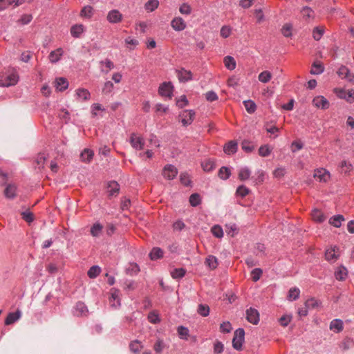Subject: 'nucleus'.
Masks as SVG:
<instances>
[{
    "mask_svg": "<svg viewBox=\"0 0 354 354\" xmlns=\"http://www.w3.org/2000/svg\"><path fill=\"white\" fill-rule=\"evenodd\" d=\"M223 150L228 155L233 154L236 152L237 143L235 141L231 140L225 144Z\"/></svg>",
    "mask_w": 354,
    "mask_h": 354,
    "instance_id": "obj_18",
    "label": "nucleus"
},
{
    "mask_svg": "<svg viewBox=\"0 0 354 354\" xmlns=\"http://www.w3.org/2000/svg\"><path fill=\"white\" fill-rule=\"evenodd\" d=\"M186 271L183 268L174 269L171 272V275L174 279H180L185 276Z\"/></svg>",
    "mask_w": 354,
    "mask_h": 354,
    "instance_id": "obj_46",
    "label": "nucleus"
},
{
    "mask_svg": "<svg viewBox=\"0 0 354 354\" xmlns=\"http://www.w3.org/2000/svg\"><path fill=\"white\" fill-rule=\"evenodd\" d=\"M192 75L191 71L181 69L178 71V77L180 82H187L192 79Z\"/></svg>",
    "mask_w": 354,
    "mask_h": 354,
    "instance_id": "obj_24",
    "label": "nucleus"
},
{
    "mask_svg": "<svg viewBox=\"0 0 354 354\" xmlns=\"http://www.w3.org/2000/svg\"><path fill=\"white\" fill-rule=\"evenodd\" d=\"M188 104V100L185 95H181L176 101V105L179 108H183Z\"/></svg>",
    "mask_w": 354,
    "mask_h": 354,
    "instance_id": "obj_64",
    "label": "nucleus"
},
{
    "mask_svg": "<svg viewBox=\"0 0 354 354\" xmlns=\"http://www.w3.org/2000/svg\"><path fill=\"white\" fill-rule=\"evenodd\" d=\"M122 15L118 10H112L109 11L106 16V19L111 24L120 23L122 20Z\"/></svg>",
    "mask_w": 354,
    "mask_h": 354,
    "instance_id": "obj_8",
    "label": "nucleus"
},
{
    "mask_svg": "<svg viewBox=\"0 0 354 354\" xmlns=\"http://www.w3.org/2000/svg\"><path fill=\"white\" fill-rule=\"evenodd\" d=\"M84 27L82 24H76L71 27V33L74 37H80L81 34L84 32Z\"/></svg>",
    "mask_w": 354,
    "mask_h": 354,
    "instance_id": "obj_25",
    "label": "nucleus"
},
{
    "mask_svg": "<svg viewBox=\"0 0 354 354\" xmlns=\"http://www.w3.org/2000/svg\"><path fill=\"white\" fill-rule=\"evenodd\" d=\"M335 275L337 280L342 281L345 279L347 276L346 268L344 266L338 267L335 272Z\"/></svg>",
    "mask_w": 354,
    "mask_h": 354,
    "instance_id": "obj_28",
    "label": "nucleus"
},
{
    "mask_svg": "<svg viewBox=\"0 0 354 354\" xmlns=\"http://www.w3.org/2000/svg\"><path fill=\"white\" fill-rule=\"evenodd\" d=\"M129 348L134 353H139L140 350L143 348V346L140 342L135 340L130 343Z\"/></svg>",
    "mask_w": 354,
    "mask_h": 354,
    "instance_id": "obj_35",
    "label": "nucleus"
},
{
    "mask_svg": "<svg viewBox=\"0 0 354 354\" xmlns=\"http://www.w3.org/2000/svg\"><path fill=\"white\" fill-rule=\"evenodd\" d=\"M120 186L115 181H111L108 185V192L110 196H114L118 194Z\"/></svg>",
    "mask_w": 354,
    "mask_h": 354,
    "instance_id": "obj_29",
    "label": "nucleus"
},
{
    "mask_svg": "<svg viewBox=\"0 0 354 354\" xmlns=\"http://www.w3.org/2000/svg\"><path fill=\"white\" fill-rule=\"evenodd\" d=\"M21 216L24 220L28 223H31L34 220V216L30 211L23 212Z\"/></svg>",
    "mask_w": 354,
    "mask_h": 354,
    "instance_id": "obj_62",
    "label": "nucleus"
},
{
    "mask_svg": "<svg viewBox=\"0 0 354 354\" xmlns=\"http://www.w3.org/2000/svg\"><path fill=\"white\" fill-rule=\"evenodd\" d=\"M292 26L290 24H286L281 28V32L286 37H290L292 35Z\"/></svg>",
    "mask_w": 354,
    "mask_h": 354,
    "instance_id": "obj_50",
    "label": "nucleus"
},
{
    "mask_svg": "<svg viewBox=\"0 0 354 354\" xmlns=\"http://www.w3.org/2000/svg\"><path fill=\"white\" fill-rule=\"evenodd\" d=\"M201 167L205 171H210L215 168L214 162L212 160H205L201 163Z\"/></svg>",
    "mask_w": 354,
    "mask_h": 354,
    "instance_id": "obj_37",
    "label": "nucleus"
},
{
    "mask_svg": "<svg viewBox=\"0 0 354 354\" xmlns=\"http://www.w3.org/2000/svg\"><path fill=\"white\" fill-rule=\"evenodd\" d=\"M103 226L99 223H95L91 228V234L93 237H99L102 232Z\"/></svg>",
    "mask_w": 354,
    "mask_h": 354,
    "instance_id": "obj_31",
    "label": "nucleus"
},
{
    "mask_svg": "<svg viewBox=\"0 0 354 354\" xmlns=\"http://www.w3.org/2000/svg\"><path fill=\"white\" fill-rule=\"evenodd\" d=\"M330 329L335 333H339L343 330V322L341 319H333L330 324Z\"/></svg>",
    "mask_w": 354,
    "mask_h": 354,
    "instance_id": "obj_19",
    "label": "nucleus"
},
{
    "mask_svg": "<svg viewBox=\"0 0 354 354\" xmlns=\"http://www.w3.org/2000/svg\"><path fill=\"white\" fill-rule=\"evenodd\" d=\"M181 118V122L183 126L186 127L191 124L195 117V112L192 110H184L179 114Z\"/></svg>",
    "mask_w": 354,
    "mask_h": 354,
    "instance_id": "obj_3",
    "label": "nucleus"
},
{
    "mask_svg": "<svg viewBox=\"0 0 354 354\" xmlns=\"http://www.w3.org/2000/svg\"><path fill=\"white\" fill-rule=\"evenodd\" d=\"M272 77V74L268 71H265L261 72L258 77V79L260 82L263 83L268 82Z\"/></svg>",
    "mask_w": 354,
    "mask_h": 354,
    "instance_id": "obj_44",
    "label": "nucleus"
},
{
    "mask_svg": "<svg viewBox=\"0 0 354 354\" xmlns=\"http://www.w3.org/2000/svg\"><path fill=\"white\" fill-rule=\"evenodd\" d=\"M211 232L214 236L217 238H221L223 236V229L219 225H216L213 226L211 229Z\"/></svg>",
    "mask_w": 354,
    "mask_h": 354,
    "instance_id": "obj_54",
    "label": "nucleus"
},
{
    "mask_svg": "<svg viewBox=\"0 0 354 354\" xmlns=\"http://www.w3.org/2000/svg\"><path fill=\"white\" fill-rule=\"evenodd\" d=\"M244 106L249 113H253L256 111V104L250 100L243 101Z\"/></svg>",
    "mask_w": 354,
    "mask_h": 354,
    "instance_id": "obj_38",
    "label": "nucleus"
},
{
    "mask_svg": "<svg viewBox=\"0 0 354 354\" xmlns=\"http://www.w3.org/2000/svg\"><path fill=\"white\" fill-rule=\"evenodd\" d=\"M93 151L89 149H85L80 154V159L82 162H90L93 157Z\"/></svg>",
    "mask_w": 354,
    "mask_h": 354,
    "instance_id": "obj_22",
    "label": "nucleus"
},
{
    "mask_svg": "<svg viewBox=\"0 0 354 354\" xmlns=\"http://www.w3.org/2000/svg\"><path fill=\"white\" fill-rule=\"evenodd\" d=\"M245 331L243 328H238L235 330L232 339V346L237 351L242 349L243 342L244 341Z\"/></svg>",
    "mask_w": 354,
    "mask_h": 354,
    "instance_id": "obj_2",
    "label": "nucleus"
},
{
    "mask_svg": "<svg viewBox=\"0 0 354 354\" xmlns=\"http://www.w3.org/2000/svg\"><path fill=\"white\" fill-rule=\"evenodd\" d=\"M314 178L319 182L326 183L330 178V174L328 171L324 168H319L315 170Z\"/></svg>",
    "mask_w": 354,
    "mask_h": 354,
    "instance_id": "obj_4",
    "label": "nucleus"
},
{
    "mask_svg": "<svg viewBox=\"0 0 354 354\" xmlns=\"http://www.w3.org/2000/svg\"><path fill=\"white\" fill-rule=\"evenodd\" d=\"M148 320L149 322H151L152 324H157L160 322V319L158 317V313L155 311H152L149 313Z\"/></svg>",
    "mask_w": 354,
    "mask_h": 354,
    "instance_id": "obj_55",
    "label": "nucleus"
},
{
    "mask_svg": "<svg viewBox=\"0 0 354 354\" xmlns=\"http://www.w3.org/2000/svg\"><path fill=\"white\" fill-rule=\"evenodd\" d=\"M165 348L164 342L162 339H158L153 345V350L158 354H160Z\"/></svg>",
    "mask_w": 354,
    "mask_h": 354,
    "instance_id": "obj_53",
    "label": "nucleus"
},
{
    "mask_svg": "<svg viewBox=\"0 0 354 354\" xmlns=\"http://www.w3.org/2000/svg\"><path fill=\"white\" fill-rule=\"evenodd\" d=\"M299 294H300V290L299 288H297L296 287L291 288L289 290L287 298L290 301H294L299 298Z\"/></svg>",
    "mask_w": 354,
    "mask_h": 354,
    "instance_id": "obj_33",
    "label": "nucleus"
},
{
    "mask_svg": "<svg viewBox=\"0 0 354 354\" xmlns=\"http://www.w3.org/2000/svg\"><path fill=\"white\" fill-rule=\"evenodd\" d=\"M205 263L211 270L216 269L218 265L217 258L213 255L207 256L205 259Z\"/></svg>",
    "mask_w": 354,
    "mask_h": 354,
    "instance_id": "obj_21",
    "label": "nucleus"
},
{
    "mask_svg": "<svg viewBox=\"0 0 354 354\" xmlns=\"http://www.w3.org/2000/svg\"><path fill=\"white\" fill-rule=\"evenodd\" d=\"M76 95L80 99L88 100L90 99L91 94L87 89L78 88L76 90Z\"/></svg>",
    "mask_w": 354,
    "mask_h": 354,
    "instance_id": "obj_34",
    "label": "nucleus"
},
{
    "mask_svg": "<svg viewBox=\"0 0 354 354\" xmlns=\"http://www.w3.org/2000/svg\"><path fill=\"white\" fill-rule=\"evenodd\" d=\"M198 314L203 317H206L209 315V308L207 305L205 304H200L198 307L197 310Z\"/></svg>",
    "mask_w": 354,
    "mask_h": 354,
    "instance_id": "obj_52",
    "label": "nucleus"
},
{
    "mask_svg": "<svg viewBox=\"0 0 354 354\" xmlns=\"http://www.w3.org/2000/svg\"><path fill=\"white\" fill-rule=\"evenodd\" d=\"M339 256V248L336 246L330 247L325 252L326 259L328 261L335 262Z\"/></svg>",
    "mask_w": 354,
    "mask_h": 354,
    "instance_id": "obj_9",
    "label": "nucleus"
},
{
    "mask_svg": "<svg viewBox=\"0 0 354 354\" xmlns=\"http://www.w3.org/2000/svg\"><path fill=\"white\" fill-rule=\"evenodd\" d=\"M324 71V66L320 62H315L310 70V73L313 75L321 74Z\"/></svg>",
    "mask_w": 354,
    "mask_h": 354,
    "instance_id": "obj_43",
    "label": "nucleus"
},
{
    "mask_svg": "<svg viewBox=\"0 0 354 354\" xmlns=\"http://www.w3.org/2000/svg\"><path fill=\"white\" fill-rule=\"evenodd\" d=\"M337 74L342 79H346L348 82L354 84V74L351 73L347 67L342 66L338 69Z\"/></svg>",
    "mask_w": 354,
    "mask_h": 354,
    "instance_id": "obj_6",
    "label": "nucleus"
},
{
    "mask_svg": "<svg viewBox=\"0 0 354 354\" xmlns=\"http://www.w3.org/2000/svg\"><path fill=\"white\" fill-rule=\"evenodd\" d=\"M24 2V0H0V10L6 9L9 6H17Z\"/></svg>",
    "mask_w": 354,
    "mask_h": 354,
    "instance_id": "obj_16",
    "label": "nucleus"
},
{
    "mask_svg": "<svg viewBox=\"0 0 354 354\" xmlns=\"http://www.w3.org/2000/svg\"><path fill=\"white\" fill-rule=\"evenodd\" d=\"M100 273V268L97 266H92L88 271V276L91 278H95Z\"/></svg>",
    "mask_w": 354,
    "mask_h": 354,
    "instance_id": "obj_48",
    "label": "nucleus"
},
{
    "mask_svg": "<svg viewBox=\"0 0 354 354\" xmlns=\"http://www.w3.org/2000/svg\"><path fill=\"white\" fill-rule=\"evenodd\" d=\"M88 312V308L83 302L79 301L76 304L74 310V314L76 316H86Z\"/></svg>",
    "mask_w": 354,
    "mask_h": 354,
    "instance_id": "obj_13",
    "label": "nucleus"
},
{
    "mask_svg": "<svg viewBox=\"0 0 354 354\" xmlns=\"http://www.w3.org/2000/svg\"><path fill=\"white\" fill-rule=\"evenodd\" d=\"M241 147L245 152H251L254 149V145L248 140H244L241 143Z\"/></svg>",
    "mask_w": 354,
    "mask_h": 354,
    "instance_id": "obj_56",
    "label": "nucleus"
},
{
    "mask_svg": "<svg viewBox=\"0 0 354 354\" xmlns=\"http://www.w3.org/2000/svg\"><path fill=\"white\" fill-rule=\"evenodd\" d=\"M109 300L111 305L115 308H117L120 305V300L118 298V295L116 293H112Z\"/></svg>",
    "mask_w": 354,
    "mask_h": 354,
    "instance_id": "obj_63",
    "label": "nucleus"
},
{
    "mask_svg": "<svg viewBox=\"0 0 354 354\" xmlns=\"http://www.w3.org/2000/svg\"><path fill=\"white\" fill-rule=\"evenodd\" d=\"M230 174L231 171L230 169L226 167H221L218 174V177L223 180H227V178H229Z\"/></svg>",
    "mask_w": 354,
    "mask_h": 354,
    "instance_id": "obj_39",
    "label": "nucleus"
},
{
    "mask_svg": "<svg viewBox=\"0 0 354 354\" xmlns=\"http://www.w3.org/2000/svg\"><path fill=\"white\" fill-rule=\"evenodd\" d=\"M3 193L7 198L14 199L17 196V187L13 184H8Z\"/></svg>",
    "mask_w": 354,
    "mask_h": 354,
    "instance_id": "obj_14",
    "label": "nucleus"
},
{
    "mask_svg": "<svg viewBox=\"0 0 354 354\" xmlns=\"http://www.w3.org/2000/svg\"><path fill=\"white\" fill-rule=\"evenodd\" d=\"M320 303L318 300L315 299V298H310L305 302V306L308 309L310 308H316L319 306Z\"/></svg>",
    "mask_w": 354,
    "mask_h": 354,
    "instance_id": "obj_47",
    "label": "nucleus"
},
{
    "mask_svg": "<svg viewBox=\"0 0 354 354\" xmlns=\"http://www.w3.org/2000/svg\"><path fill=\"white\" fill-rule=\"evenodd\" d=\"M173 86L170 82H163L158 88V93L163 97H167L171 99L172 97Z\"/></svg>",
    "mask_w": 354,
    "mask_h": 354,
    "instance_id": "obj_5",
    "label": "nucleus"
},
{
    "mask_svg": "<svg viewBox=\"0 0 354 354\" xmlns=\"http://www.w3.org/2000/svg\"><path fill=\"white\" fill-rule=\"evenodd\" d=\"M324 32V27H316L313 29V37L316 41H319Z\"/></svg>",
    "mask_w": 354,
    "mask_h": 354,
    "instance_id": "obj_45",
    "label": "nucleus"
},
{
    "mask_svg": "<svg viewBox=\"0 0 354 354\" xmlns=\"http://www.w3.org/2000/svg\"><path fill=\"white\" fill-rule=\"evenodd\" d=\"M313 104L322 109H326L329 107V102L323 96L315 97L313 100Z\"/></svg>",
    "mask_w": 354,
    "mask_h": 354,
    "instance_id": "obj_12",
    "label": "nucleus"
},
{
    "mask_svg": "<svg viewBox=\"0 0 354 354\" xmlns=\"http://www.w3.org/2000/svg\"><path fill=\"white\" fill-rule=\"evenodd\" d=\"M223 62L225 66L230 71L234 70L236 68L235 59L231 56H226L224 58Z\"/></svg>",
    "mask_w": 354,
    "mask_h": 354,
    "instance_id": "obj_32",
    "label": "nucleus"
},
{
    "mask_svg": "<svg viewBox=\"0 0 354 354\" xmlns=\"http://www.w3.org/2000/svg\"><path fill=\"white\" fill-rule=\"evenodd\" d=\"M21 316V313L19 310H17L15 313H10L8 315V316L5 320V324L10 325V324H13L14 322H15L16 321L19 319Z\"/></svg>",
    "mask_w": 354,
    "mask_h": 354,
    "instance_id": "obj_17",
    "label": "nucleus"
},
{
    "mask_svg": "<svg viewBox=\"0 0 354 354\" xmlns=\"http://www.w3.org/2000/svg\"><path fill=\"white\" fill-rule=\"evenodd\" d=\"M271 150L268 145H263L259 149V154L262 157H266L270 155Z\"/></svg>",
    "mask_w": 354,
    "mask_h": 354,
    "instance_id": "obj_57",
    "label": "nucleus"
},
{
    "mask_svg": "<svg viewBox=\"0 0 354 354\" xmlns=\"http://www.w3.org/2000/svg\"><path fill=\"white\" fill-rule=\"evenodd\" d=\"M171 27L177 31L183 30L186 27L185 21L180 17L174 18L171 22Z\"/></svg>",
    "mask_w": 354,
    "mask_h": 354,
    "instance_id": "obj_15",
    "label": "nucleus"
},
{
    "mask_svg": "<svg viewBox=\"0 0 354 354\" xmlns=\"http://www.w3.org/2000/svg\"><path fill=\"white\" fill-rule=\"evenodd\" d=\"M311 216L315 221L319 223L323 222L326 218L323 213L318 209H315L312 211Z\"/></svg>",
    "mask_w": 354,
    "mask_h": 354,
    "instance_id": "obj_30",
    "label": "nucleus"
},
{
    "mask_svg": "<svg viewBox=\"0 0 354 354\" xmlns=\"http://www.w3.org/2000/svg\"><path fill=\"white\" fill-rule=\"evenodd\" d=\"M130 143L132 147L137 150H141L144 148L145 142L143 138L136 133L131 135Z\"/></svg>",
    "mask_w": 354,
    "mask_h": 354,
    "instance_id": "obj_7",
    "label": "nucleus"
},
{
    "mask_svg": "<svg viewBox=\"0 0 354 354\" xmlns=\"http://www.w3.org/2000/svg\"><path fill=\"white\" fill-rule=\"evenodd\" d=\"M114 86L111 81H107L104 83L102 88V93L105 94L110 93L113 90Z\"/></svg>",
    "mask_w": 354,
    "mask_h": 354,
    "instance_id": "obj_60",
    "label": "nucleus"
},
{
    "mask_svg": "<svg viewBox=\"0 0 354 354\" xmlns=\"http://www.w3.org/2000/svg\"><path fill=\"white\" fill-rule=\"evenodd\" d=\"M251 171L247 167L241 168L239 172V178L241 180H245L250 176Z\"/></svg>",
    "mask_w": 354,
    "mask_h": 354,
    "instance_id": "obj_42",
    "label": "nucleus"
},
{
    "mask_svg": "<svg viewBox=\"0 0 354 354\" xmlns=\"http://www.w3.org/2000/svg\"><path fill=\"white\" fill-rule=\"evenodd\" d=\"M93 14V9L90 6H84L80 12V16L85 18H91Z\"/></svg>",
    "mask_w": 354,
    "mask_h": 354,
    "instance_id": "obj_40",
    "label": "nucleus"
},
{
    "mask_svg": "<svg viewBox=\"0 0 354 354\" xmlns=\"http://www.w3.org/2000/svg\"><path fill=\"white\" fill-rule=\"evenodd\" d=\"M100 64H102V65L104 64L105 66V69H104L103 68H101V71L102 73H108L109 71H111V69H113L114 68L113 62H111L109 59H106L104 61H101Z\"/></svg>",
    "mask_w": 354,
    "mask_h": 354,
    "instance_id": "obj_36",
    "label": "nucleus"
},
{
    "mask_svg": "<svg viewBox=\"0 0 354 354\" xmlns=\"http://www.w3.org/2000/svg\"><path fill=\"white\" fill-rule=\"evenodd\" d=\"M249 192H250L249 189L247 188L244 185H241V186L238 187V188L236 189V194L241 197H245V196H247L249 194Z\"/></svg>",
    "mask_w": 354,
    "mask_h": 354,
    "instance_id": "obj_58",
    "label": "nucleus"
},
{
    "mask_svg": "<svg viewBox=\"0 0 354 354\" xmlns=\"http://www.w3.org/2000/svg\"><path fill=\"white\" fill-rule=\"evenodd\" d=\"M68 86V81L64 77L57 78L55 81V87L58 91H64L67 88Z\"/></svg>",
    "mask_w": 354,
    "mask_h": 354,
    "instance_id": "obj_26",
    "label": "nucleus"
},
{
    "mask_svg": "<svg viewBox=\"0 0 354 354\" xmlns=\"http://www.w3.org/2000/svg\"><path fill=\"white\" fill-rule=\"evenodd\" d=\"M262 272V270L260 268H255L252 270L251 272V277L252 280L254 281H257L260 279Z\"/></svg>",
    "mask_w": 354,
    "mask_h": 354,
    "instance_id": "obj_59",
    "label": "nucleus"
},
{
    "mask_svg": "<svg viewBox=\"0 0 354 354\" xmlns=\"http://www.w3.org/2000/svg\"><path fill=\"white\" fill-rule=\"evenodd\" d=\"M158 0H149L146 3H145V9L150 11V12H152L156 8H158Z\"/></svg>",
    "mask_w": 354,
    "mask_h": 354,
    "instance_id": "obj_49",
    "label": "nucleus"
},
{
    "mask_svg": "<svg viewBox=\"0 0 354 354\" xmlns=\"http://www.w3.org/2000/svg\"><path fill=\"white\" fill-rule=\"evenodd\" d=\"M19 80L17 73L14 71H8L0 73V86H10L15 85Z\"/></svg>",
    "mask_w": 354,
    "mask_h": 354,
    "instance_id": "obj_1",
    "label": "nucleus"
},
{
    "mask_svg": "<svg viewBox=\"0 0 354 354\" xmlns=\"http://www.w3.org/2000/svg\"><path fill=\"white\" fill-rule=\"evenodd\" d=\"M189 203L192 206L196 207L201 203V197L198 194H192L189 197Z\"/></svg>",
    "mask_w": 354,
    "mask_h": 354,
    "instance_id": "obj_51",
    "label": "nucleus"
},
{
    "mask_svg": "<svg viewBox=\"0 0 354 354\" xmlns=\"http://www.w3.org/2000/svg\"><path fill=\"white\" fill-rule=\"evenodd\" d=\"M301 13L305 21L314 18V11L308 6L304 7L301 10Z\"/></svg>",
    "mask_w": 354,
    "mask_h": 354,
    "instance_id": "obj_27",
    "label": "nucleus"
},
{
    "mask_svg": "<svg viewBox=\"0 0 354 354\" xmlns=\"http://www.w3.org/2000/svg\"><path fill=\"white\" fill-rule=\"evenodd\" d=\"M178 174L177 169L171 165L165 167L162 172L163 176L167 180L174 179Z\"/></svg>",
    "mask_w": 354,
    "mask_h": 354,
    "instance_id": "obj_11",
    "label": "nucleus"
},
{
    "mask_svg": "<svg viewBox=\"0 0 354 354\" xmlns=\"http://www.w3.org/2000/svg\"><path fill=\"white\" fill-rule=\"evenodd\" d=\"M178 333L181 339H187L189 335V330L187 328L183 326H179L178 328Z\"/></svg>",
    "mask_w": 354,
    "mask_h": 354,
    "instance_id": "obj_61",
    "label": "nucleus"
},
{
    "mask_svg": "<svg viewBox=\"0 0 354 354\" xmlns=\"http://www.w3.org/2000/svg\"><path fill=\"white\" fill-rule=\"evenodd\" d=\"M63 50L61 48H58L57 49L52 51L49 55V59L52 63H56L58 62L61 57L63 55Z\"/></svg>",
    "mask_w": 354,
    "mask_h": 354,
    "instance_id": "obj_20",
    "label": "nucleus"
},
{
    "mask_svg": "<svg viewBox=\"0 0 354 354\" xmlns=\"http://www.w3.org/2000/svg\"><path fill=\"white\" fill-rule=\"evenodd\" d=\"M246 318L252 324H257L259 321V314L256 309L250 308L246 310Z\"/></svg>",
    "mask_w": 354,
    "mask_h": 354,
    "instance_id": "obj_10",
    "label": "nucleus"
},
{
    "mask_svg": "<svg viewBox=\"0 0 354 354\" xmlns=\"http://www.w3.org/2000/svg\"><path fill=\"white\" fill-rule=\"evenodd\" d=\"M344 221V218L343 216L342 215H337L334 216L333 217L330 218L329 223L330 225L339 227L341 226L342 221Z\"/></svg>",
    "mask_w": 354,
    "mask_h": 354,
    "instance_id": "obj_41",
    "label": "nucleus"
},
{
    "mask_svg": "<svg viewBox=\"0 0 354 354\" xmlns=\"http://www.w3.org/2000/svg\"><path fill=\"white\" fill-rule=\"evenodd\" d=\"M163 251L158 247L153 248L149 253V258L151 260L154 261L160 259L163 257Z\"/></svg>",
    "mask_w": 354,
    "mask_h": 354,
    "instance_id": "obj_23",
    "label": "nucleus"
}]
</instances>
